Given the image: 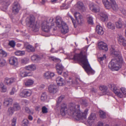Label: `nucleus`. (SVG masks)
Instances as JSON below:
<instances>
[{
    "instance_id": "f257e3e1",
    "label": "nucleus",
    "mask_w": 126,
    "mask_h": 126,
    "mask_svg": "<svg viewBox=\"0 0 126 126\" xmlns=\"http://www.w3.org/2000/svg\"><path fill=\"white\" fill-rule=\"evenodd\" d=\"M82 52V51L79 54H76L73 57H70V59L81 63L83 65V68L88 74H94V71L91 67L86 56L83 55Z\"/></svg>"
},
{
    "instance_id": "f03ea898",
    "label": "nucleus",
    "mask_w": 126,
    "mask_h": 126,
    "mask_svg": "<svg viewBox=\"0 0 126 126\" xmlns=\"http://www.w3.org/2000/svg\"><path fill=\"white\" fill-rule=\"evenodd\" d=\"M79 105H76L74 103H70L67 106L65 104H62L60 109V113L62 116H65L66 114L72 115L75 118V113L76 109H79Z\"/></svg>"
},
{
    "instance_id": "7ed1b4c3",
    "label": "nucleus",
    "mask_w": 126,
    "mask_h": 126,
    "mask_svg": "<svg viewBox=\"0 0 126 126\" xmlns=\"http://www.w3.org/2000/svg\"><path fill=\"white\" fill-rule=\"evenodd\" d=\"M124 63L122 57L114 58L112 60L109 65V67L112 70L117 71L120 69L122 64Z\"/></svg>"
},
{
    "instance_id": "20e7f679",
    "label": "nucleus",
    "mask_w": 126,
    "mask_h": 126,
    "mask_svg": "<svg viewBox=\"0 0 126 126\" xmlns=\"http://www.w3.org/2000/svg\"><path fill=\"white\" fill-rule=\"evenodd\" d=\"M26 22L34 32H37L39 31L40 26L38 24L35 22V18L33 16L27 17L26 19Z\"/></svg>"
},
{
    "instance_id": "39448f33",
    "label": "nucleus",
    "mask_w": 126,
    "mask_h": 126,
    "mask_svg": "<svg viewBox=\"0 0 126 126\" xmlns=\"http://www.w3.org/2000/svg\"><path fill=\"white\" fill-rule=\"evenodd\" d=\"M56 23L59 28H61V31L63 33L65 34L68 32V28L67 25L62 20L60 16L56 17Z\"/></svg>"
},
{
    "instance_id": "423d86ee",
    "label": "nucleus",
    "mask_w": 126,
    "mask_h": 126,
    "mask_svg": "<svg viewBox=\"0 0 126 126\" xmlns=\"http://www.w3.org/2000/svg\"><path fill=\"white\" fill-rule=\"evenodd\" d=\"M53 20V18H51L47 21L43 22L42 24V30L45 32H49L51 28L49 26V24L51 23L52 27L54 26V24L53 23H52Z\"/></svg>"
},
{
    "instance_id": "0eeeda50",
    "label": "nucleus",
    "mask_w": 126,
    "mask_h": 126,
    "mask_svg": "<svg viewBox=\"0 0 126 126\" xmlns=\"http://www.w3.org/2000/svg\"><path fill=\"white\" fill-rule=\"evenodd\" d=\"M79 108L78 110L76 109V111H75L76 114L75 113V118L77 119L80 120L81 119L84 120L86 118V115L88 111V110L87 109H86L84 112L83 113L80 110L79 107Z\"/></svg>"
},
{
    "instance_id": "6e6552de",
    "label": "nucleus",
    "mask_w": 126,
    "mask_h": 126,
    "mask_svg": "<svg viewBox=\"0 0 126 126\" xmlns=\"http://www.w3.org/2000/svg\"><path fill=\"white\" fill-rule=\"evenodd\" d=\"M110 89L117 95L118 97L121 98L123 97V94L120 92L119 90L117 88L116 85L110 84L109 85Z\"/></svg>"
},
{
    "instance_id": "1a4fd4ad",
    "label": "nucleus",
    "mask_w": 126,
    "mask_h": 126,
    "mask_svg": "<svg viewBox=\"0 0 126 126\" xmlns=\"http://www.w3.org/2000/svg\"><path fill=\"white\" fill-rule=\"evenodd\" d=\"M32 94V92L31 90L24 89L20 92L19 95L21 97L26 98L30 96Z\"/></svg>"
},
{
    "instance_id": "9d476101",
    "label": "nucleus",
    "mask_w": 126,
    "mask_h": 126,
    "mask_svg": "<svg viewBox=\"0 0 126 126\" xmlns=\"http://www.w3.org/2000/svg\"><path fill=\"white\" fill-rule=\"evenodd\" d=\"M20 5L18 2H15L13 4L12 7V12L13 14H17L19 12L20 9Z\"/></svg>"
},
{
    "instance_id": "9b49d317",
    "label": "nucleus",
    "mask_w": 126,
    "mask_h": 126,
    "mask_svg": "<svg viewBox=\"0 0 126 126\" xmlns=\"http://www.w3.org/2000/svg\"><path fill=\"white\" fill-rule=\"evenodd\" d=\"M9 62L11 65L14 66L16 67L18 65L17 59L16 57L12 56L10 57L9 59Z\"/></svg>"
},
{
    "instance_id": "f8f14e48",
    "label": "nucleus",
    "mask_w": 126,
    "mask_h": 126,
    "mask_svg": "<svg viewBox=\"0 0 126 126\" xmlns=\"http://www.w3.org/2000/svg\"><path fill=\"white\" fill-rule=\"evenodd\" d=\"M48 89L49 93L53 94L56 93L57 91V86L54 84L50 85L48 86Z\"/></svg>"
},
{
    "instance_id": "ddd939ff",
    "label": "nucleus",
    "mask_w": 126,
    "mask_h": 126,
    "mask_svg": "<svg viewBox=\"0 0 126 126\" xmlns=\"http://www.w3.org/2000/svg\"><path fill=\"white\" fill-rule=\"evenodd\" d=\"M111 52L112 54L116 57L115 58H119V57H122L120 52L113 48H112Z\"/></svg>"
},
{
    "instance_id": "4468645a",
    "label": "nucleus",
    "mask_w": 126,
    "mask_h": 126,
    "mask_svg": "<svg viewBox=\"0 0 126 126\" xmlns=\"http://www.w3.org/2000/svg\"><path fill=\"white\" fill-rule=\"evenodd\" d=\"M98 47L99 49L105 51L108 50L107 44L103 42H99L98 43Z\"/></svg>"
},
{
    "instance_id": "2eb2a0df",
    "label": "nucleus",
    "mask_w": 126,
    "mask_h": 126,
    "mask_svg": "<svg viewBox=\"0 0 126 126\" xmlns=\"http://www.w3.org/2000/svg\"><path fill=\"white\" fill-rule=\"evenodd\" d=\"M16 80V78H7L5 79L4 82L6 84L9 85Z\"/></svg>"
},
{
    "instance_id": "dca6fc26",
    "label": "nucleus",
    "mask_w": 126,
    "mask_h": 126,
    "mask_svg": "<svg viewBox=\"0 0 126 126\" xmlns=\"http://www.w3.org/2000/svg\"><path fill=\"white\" fill-rule=\"evenodd\" d=\"M77 7L79 10L81 12H84L86 10V8L84 6L83 3L81 2H78Z\"/></svg>"
},
{
    "instance_id": "f3484780",
    "label": "nucleus",
    "mask_w": 126,
    "mask_h": 126,
    "mask_svg": "<svg viewBox=\"0 0 126 126\" xmlns=\"http://www.w3.org/2000/svg\"><path fill=\"white\" fill-rule=\"evenodd\" d=\"M110 1H111L110 8H111L114 11H115L118 10L119 8L114 0H110Z\"/></svg>"
},
{
    "instance_id": "a211bd4d",
    "label": "nucleus",
    "mask_w": 126,
    "mask_h": 126,
    "mask_svg": "<svg viewBox=\"0 0 126 126\" xmlns=\"http://www.w3.org/2000/svg\"><path fill=\"white\" fill-rule=\"evenodd\" d=\"M20 75L22 77H24L27 76H31L32 75V74L30 73L27 72L23 68H21L20 69Z\"/></svg>"
},
{
    "instance_id": "6ab92c4d",
    "label": "nucleus",
    "mask_w": 126,
    "mask_h": 126,
    "mask_svg": "<svg viewBox=\"0 0 126 126\" xmlns=\"http://www.w3.org/2000/svg\"><path fill=\"white\" fill-rule=\"evenodd\" d=\"M54 75V73L48 71L46 72L44 74V77L46 79H51Z\"/></svg>"
},
{
    "instance_id": "aec40b11",
    "label": "nucleus",
    "mask_w": 126,
    "mask_h": 126,
    "mask_svg": "<svg viewBox=\"0 0 126 126\" xmlns=\"http://www.w3.org/2000/svg\"><path fill=\"white\" fill-rule=\"evenodd\" d=\"M57 72L58 74L61 75L64 69L63 67L60 63H58L56 65Z\"/></svg>"
},
{
    "instance_id": "412c9836",
    "label": "nucleus",
    "mask_w": 126,
    "mask_h": 126,
    "mask_svg": "<svg viewBox=\"0 0 126 126\" xmlns=\"http://www.w3.org/2000/svg\"><path fill=\"white\" fill-rule=\"evenodd\" d=\"M118 42L120 45H122L124 46H126V40L122 35L119 36Z\"/></svg>"
},
{
    "instance_id": "4be33fe9",
    "label": "nucleus",
    "mask_w": 126,
    "mask_h": 126,
    "mask_svg": "<svg viewBox=\"0 0 126 126\" xmlns=\"http://www.w3.org/2000/svg\"><path fill=\"white\" fill-rule=\"evenodd\" d=\"M13 100L12 98H7L5 99L3 101V104L6 106H8L12 104Z\"/></svg>"
},
{
    "instance_id": "5701e85b",
    "label": "nucleus",
    "mask_w": 126,
    "mask_h": 126,
    "mask_svg": "<svg viewBox=\"0 0 126 126\" xmlns=\"http://www.w3.org/2000/svg\"><path fill=\"white\" fill-rule=\"evenodd\" d=\"M89 8L90 10L95 12L99 11L98 7L93 3H92L89 5Z\"/></svg>"
},
{
    "instance_id": "b1692460",
    "label": "nucleus",
    "mask_w": 126,
    "mask_h": 126,
    "mask_svg": "<svg viewBox=\"0 0 126 126\" xmlns=\"http://www.w3.org/2000/svg\"><path fill=\"white\" fill-rule=\"evenodd\" d=\"M56 81L57 85L59 86H62L65 84V82L62 78L59 77L56 79Z\"/></svg>"
},
{
    "instance_id": "393cba45",
    "label": "nucleus",
    "mask_w": 126,
    "mask_h": 126,
    "mask_svg": "<svg viewBox=\"0 0 126 126\" xmlns=\"http://www.w3.org/2000/svg\"><path fill=\"white\" fill-rule=\"evenodd\" d=\"M100 18L102 21H106L108 20V16L106 12H101L100 14Z\"/></svg>"
},
{
    "instance_id": "a878e982",
    "label": "nucleus",
    "mask_w": 126,
    "mask_h": 126,
    "mask_svg": "<svg viewBox=\"0 0 126 126\" xmlns=\"http://www.w3.org/2000/svg\"><path fill=\"white\" fill-rule=\"evenodd\" d=\"M43 58V55H34L31 57L32 61L35 62H37L38 61L41 60Z\"/></svg>"
},
{
    "instance_id": "bb28decb",
    "label": "nucleus",
    "mask_w": 126,
    "mask_h": 126,
    "mask_svg": "<svg viewBox=\"0 0 126 126\" xmlns=\"http://www.w3.org/2000/svg\"><path fill=\"white\" fill-rule=\"evenodd\" d=\"M96 32L99 34L102 35L104 33L102 28L99 25H97L96 27Z\"/></svg>"
},
{
    "instance_id": "cd10ccee",
    "label": "nucleus",
    "mask_w": 126,
    "mask_h": 126,
    "mask_svg": "<svg viewBox=\"0 0 126 126\" xmlns=\"http://www.w3.org/2000/svg\"><path fill=\"white\" fill-rule=\"evenodd\" d=\"M25 69L27 70L33 71L36 69V67L35 65L32 64L25 67Z\"/></svg>"
},
{
    "instance_id": "c85d7f7f",
    "label": "nucleus",
    "mask_w": 126,
    "mask_h": 126,
    "mask_svg": "<svg viewBox=\"0 0 126 126\" xmlns=\"http://www.w3.org/2000/svg\"><path fill=\"white\" fill-rule=\"evenodd\" d=\"M107 27L109 29L114 30L115 28V27L114 23L111 22H109L106 24Z\"/></svg>"
},
{
    "instance_id": "c756f323",
    "label": "nucleus",
    "mask_w": 126,
    "mask_h": 126,
    "mask_svg": "<svg viewBox=\"0 0 126 126\" xmlns=\"http://www.w3.org/2000/svg\"><path fill=\"white\" fill-rule=\"evenodd\" d=\"M102 2L107 9H109L110 8V3H109L108 0H102Z\"/></svg>"
},
{
    "instance_id": "7c9ffc66",
    "label": "nucleus",
    "mask_w": 126,
    "mask_h": 126,
    "mask_svg": "<svg viewBox=\"0 0 126 126\" xmlns=\"http://www.w3.org/2000/svg\"><path fill=\"white\" fill-rule=\"evenodd\" d=\"M13 108L15 111L19 110L21 108V106L17 102H15L13 104Z\"/></svg>"
},
{
    "instance_id": "2f4dec72",
    "label": "nucleus",
    "mask_w": 126,
    "mask_h": 126,
    "mask_svg": "<svg viewBox=\"0 0 126 126\" xmlns=\"http://www.w3.org/2000/svg\"><path fill=\"white\" fill-rule=\"evenodd\" d=\"M27 50L28 52H33L35 51V48L32 45H29L26 47Z\"/></svg>"
},
{
    "instance_id": "473e14b6",
    "label": "nucleus",
    "mask_w": 126,
    "mask_h": 126,
    "mask_svg": "<svg viewBox=\"0 0 126 126\" xmlns=\"http://www.w3.org/2000/svg\"><path fill=\"white\" fill-rule=\"evenodd\" d=\"M15 111L13 107H10L9 108L8 110L7 114L9 116H11L14 113Z\"/></svg>"
},
{
    "instance_id": "72a5a7b5",
    "label": "nucleus",
    "mask_w": 126,
    "mask_h": 126,
    "mask_svg": "<svg viewBox=\"0 0 126 126\" xmlns=\"http://www.w3.org/2000/svg\"><path fill=\"white\" fill-rule=\"evenodd\" d=\"M34 83V81L31 79H28L25 82V86H29L32 85Z\"/></svg>"
},
{
    "instance_id": "f704fd0d",
    "label": "nucleus",
    "mask_w": 126,
    "mask_h": 126,
    "mask_svg": "<svg viewBox=\"0 0 126 126\" xmlns=\"http://www.w3.org/2000/svg\"><path fill=\"white\" fill-rule=\"evenodd\" d=\"M15 54L17 56H22L25 54V52L24 51H17L15 52Z\"/></svg>"
},
{
    "instance_id": "c9c22d12",
    "label": "nucleus",
    "mask_w": 126,
    "mask_h": 126,
    "mask_svg": "<svg viewBox=\"0 0 126 126\" xmlns=\"http://www.w3.org/2000/svg\"><path fill=\"white\" fill-rule=\"evenodd\" d=\"M96 118V116L95 114L94 113H92L88 118V122H89L91 120H95Z\"/></svg>"
},
{
    "instance_id": "e433bc0d",
    "label": "nucleus",
    "mask_w": 126,
    "mask_h": 126,
    "mask_svg": "<svg viewBox=\"0 0 126 126\" xmlns=\"http://www.w3.org/2000/svg\"><path fill=\"white\" fill-rule=\"evenodd\" d=\"M87 18L88 23L91 24H93V21L92 17L90 15H88L87 16Z\"/></svg>"
},
{
    "instance_id": "4c0bfd02",
    "label": "nucleus",
    "mask_w": 126,
    "mask_h": 126,
    "mask_svg": "<svg viewBox=\"0 0 126 126\" xmlns=\"http://www.w3.org/2000/svg\"><path fill=\"white\" fill-rule=\"evenodd\" d=\"M10 0H2V2L0 3L4 5L7 6L10 5Z\"/></svg>"
},
{
    "instance_id": "58836bf2",
    "label": "nucleus",
    "mask_w": 126,
    "mask_h": 126,
    "mask_svg": "<svg viewBox=\"0 0 126 126\" xmlns=\"http://www.w3.org/2000/svg\"><path fill=\"white\" fill-rule=\"evenodd\" d=\"M47 98V95L45 93H43L41 97V100L43 101L46 100Z\"/></svg>"
},
{
    "instance_id": "ea45409f",
    "label": "nucleus",
    "mask_w": 126,
    "mask_h": 126,
    "mask_svg": "<svg viewBox=\"0 0 126 126\" xmlns=\"http://www.w3.org/2000/svg\"><path fill=\"white\" fill-rule=\"evenodd\" d=\"M0 88L1 89L2 92H5L6 91V88L2 83H0Z\"/></svg>"
},
{
    "instance_id": "a19ab883",
    "label": "nucleus",
    "mask_w": 126,
    "mask_h": 126,
    "mask_svg": "<svg viewBox=\"0 0 126 126\" xmlns=\"http://www.w3.org/2000/svg\"><path fill=\"white\" fill-rule=\"evenodd\" d=\"M99 114L100 117L102 118H104L106 117V113L101 110L99 111Z\"/></svg>"
},
{
    "instance_id": "79ce46f5",
    "label": "nucleus",
    "mask_w": 126,
    "mask_h": 126,
    "mask_svg": "<svg viewBox=\"0 0 126 126\" xmlns=\"http://www.w3.org/2000/svg\"><path fill=\"white\" fill-rule=\"evenodd\" d=\"M116 25V27L118 28H121L122 26V23L121 21L120 20H119L115 23Z\"/></svg>"
},
{
    "instance_id": "37998d69",
    "label": "nucleus",
    "mask_w": 126,
    "mask_h": 126,
    "mask_svg": "<svg viewBox=\"0 0 126 126\" xmlns=\"http://www.w3.org/2000/svg\"><path fill=\"white\" fill-rule=\"evenodd\" d=\"M6 63V61L4 59L2 58L0 59V66H4L5 65Z\"/></svg>"
},
{
    "instance_id": "c03bdc74",
    "label": "nucleus",
    "mask_w": 126,
    "mask_h": 126,
    "mask_svg": "<svg viewBox=\"0 0 126 126\" xmlns=\"http://www.w3.org/2000/svg\"><path fill=\"white\" fill-rule=\"evenodd\" d=\"M17 118L16 117H14L11 120L12 126H16V123Z\"/></svg>"
},
{
    "instance_id": "a18cd8bd",
    "label": "nucleus",
    "mask_w": 126,
    "mask_h": 126,
    "mask_svg": "<svg viewBox=\"0 0 126 126\" xmlns=\"http://www.w3.org/2000/svg\"><path fill=\"white\" fill-rule=\"evenodd\" d=\"M106 58V57L105 55L104 54L102 57H100L98 58V61L101 64L102 63H103V61H104L105 60Z\"/></svg>"
},
{
    "instance_id": "49530a36",
    "label": "nucleus",
    "mask_w": 126,
    "mask_h": 126,
    "mask_svg": "<svg viewBox=\"0 0 126 126\" xmlns=\"http://www.w3.org/2000/svg\"><path fill=\"white\" fill-rule=\"evenodd\" d=\"M29 121L27 119H24L22 122V126H28Z\"/></svg>"
},
{
    "instance_id": "de8ad7c7",
    "label": "nucleus",
    "mask_w": 126,
    "mask_h": 126,
    "mask_svg": "<svg viewBox=\"0 0 126 126\" xmlns=\"http://www.w3.org/2000/svg\"><path fill=\"white\" fill-rule=\"evenodd\" d=\"M64 96L62 95L60 96L59 98L57 101V105H59L60 102L64 98Z\"/></svg>"
},
{
    "instance_id": "09e8293b",
    "label": "nucleus",
    "mask_w": 126,
    "mask_h": 126,
    "mask_svg": "<svg viewBox=\"0 0 126 126\" xmlns=\"http://www.w3.org/2000/svg\"><path fill=\"white\" fill-rule=\"evenodd\" d=\"M74 16L76 19L79 18L80 17H82L81 15L79 12H76L74 13Z\"/></svg>"
},
{
    "instance_id": "8fccbe9b",
    "label": "nucleus",
    "mask_w": 126,
    "mask_h": 126,
    "mask_svg": "<svg viewBox=\"0 0 126 126\" xmlns=\"http://www.w3.org/2000/svg\"><path fill=\"white\" fill-rule=\"evenodd\" d=\"M77 23L78 24H81L83 22V20L82 17H80L79 18L76 19Z\"/></svg>"
},
{
    "instance_id": "3c124183",
    "label": "nucleus",
    "mask_w": 126,
    "mask_h": 126,
    "mask_svg": "<svg viewBox=\"0 0 126 126\" xmlns=\"http://www.w3.org/2000/svg\"><path fill=\"white\" fill-rule=\"evenodd\" d=\"M99 89L100 90L103 91V92H105L107 91V88L106 86H102L99 87Z\"/></svg>"
},
{
    "instance_id": "603ef678",
    "label": "nucleus",
    "mask_w": 126,
    "mask_h": 126,
    "mask_svg": "<svg viewBox=\"0 0 126 126\" xmlns=\"http://www.w3.org/2000/svg\"><path fill=\"white\" fill-rule=\"evenodd\" d=\"M29 59L28 58H24L21 60V63L25 64L29 62Z\"/></svg>"
},
{
    "instance_id": "864d4df0",
    "label": "nucleus",
    "mask_w": 126,
    "mask_h": 126,
    "mask_svg": "<svg viewBox=\"0 0 126 126\" xmlns=\"http://www.w3.org/2000/svg\"><path fill=\"white\" fill-rule=\"evenodd\" d=\"M0 54H1L3 57H6L7 55V53L2 49H0Z\"/></svg>"
},
{
    "instance_id": "5fc2aeb1",
    "label": "nucleus",
    "mask_w": 126,
    "mask_h": 126,
    "mask_svg": "<svg viewBox=\"0 0 126 126\" xmlns=\"http://www.w3.org/2000/svg\"><path fill=\"white\" fill-rule=\"evenodd\" d=\"M9 44L11 47H13L15 45V43L14 41H12L9 42Z\"/></svg>"
},
{
    "instance_id": "6e6d98bb",
    "label": "nucleus",
    "mask_w": 126,
    "mask_h": 126,
    "mask_svg": "<svg viewBox=\"0 0 126 126\" xmlns=\"http://www.w3.org/2000/svg\"><path fill=\"white\" fill-rule=\"evenodd\" d=\"M42 112L44 113H46L47 112V109L45 106H43L42 108Z\"/></svg>"
},
{
    "instance_id": "4d7b16f0",
    "label": "nucleus",
    "mask_w": 126,
    "mask_h": 126,
    "mask_svg": "<svg viewBox=\"0 0 126 126\" xmlns=\"http://www.w3.org/2000/svg\"><path fill=\"white\" fill-rule=\"evenodd\" d=\"M17 91L16 89L15 88H13L11 91L10 92V94L11 95H13L14 94V93L17 92Z\"/></svg>"
},
{
    "instance_id": "13d9d810",
    "label": "nucleus",
    "mask_w": 126,
    "mask_h": 126,
    "mask_svg": "<svg viewBox=\"0 0 126 126\" xmlns=\"http://www.w3.org/2000/svg\"><path fill=\"white\" fill-rule=\"evenodd\" d=\"M49 59L54 61H57L59 60V59L54 57H50Z\"/></svg>"
},
{
    "instance_id": "bf43d9fd",
    "label": "nucleus",
    "mask_w": 126,
    "mask_h": 126,
    "mask_svg": "<svg viewBox=\"0 0 126 126\" xmlns=\"http://www.w3.org/2000/svg\"><path fill=\"white\" fill-rule=\"evenodd\" d=\"M67 83L69 85H71L72 84L74 83H75L72 81V80L71 78H69L68 80H67Z\"/></svg>"
},
{
    "instance_id": "052dcab7",
    "label": "nucleus",
    "mask_w": 126,
    "mask_h": 126,
    "mask_svg": "<svg viewBox=\"0 0 126 126\" xmlns=\"http://www.w3.org/2000/svg\"><path fill=\"white\" fill-rule=\"evenodd\" d=\"M121 90L124 95H126V89L124 88H121Z\"/></svg>"
},
{
    "instance_id": "680f3d73",
    "label": "nucleus",
    "mask_w": 126,
    "mask_h": 126,
    "mask_svg": "<svg viewBox=\"0 0 126 126\" xmlns=\"http://www.w3.org/2000/svg\"><path fill=\"white\" fill-rule=\"evenodd\" d=\"M70 18L71 19L72 22L73 24V25L75 27H76V26H75V20L74 19V18L72 17V16H70Z\"/></svg>"
},
{
    "instance_id": "e2e57ef3",
    "label": "nucleus",
    "mask_w": 126,
    "mask_h": 126,
    "mask_svg": "<svg viewBox=\"0 0 126 126\" xmlns=\"http://www.w3.org/2000/svg\"><path fill=\"white\" fill-rule=\"evenodd\" d=\"M25 111L28 113H30V110L29 108L27 107H25L24 108Z\"/></svg>"
},
{
    "instance_id": "0e129e2a",
    "label": "nucleus",
    "mask_w": 126,
    "mask_h": 126,
    "mask_svg": "<svg viewBox=\"0 0 126 126\" xmlns=\"http://www.w3.org/2000/svg\"><path fill=\"white\" fill-rule=\"evenodd\" d=\"M120 10L122 13L124 15H126V10L124 8H121Z\"/></svg>"
},
{
    "instance_id": "69168bd1",
    "label": "nucleus",
    "mask_w": 126,
    "mask_h": 126,
    "mask_svg": "<svg viewBox=\"0 0 126 126\" xmlns=\"http://www.w3.org/2000/svg\"><path fill=\"white\" fill-rule=\"evenodd\" d=\"M23 103H24L26 105L28 104L29 103V101L28 100H23Z\"/></svg>"
},
{
    "instance_id": "338daca9",
    "label": "nucleus",
    "mask_w": 126,
    "mask_h": 126,
    "mask_svg": "<svg viewBox=\"0 0 126 126\" xmlns=\"http://www.w3.org/2000/svg\"><path fill=\"white\" fill-rule=\"evenodd\" d=\"M50 51L52 53L57 52V51L55 50L54 48H52L50 50Z\"/></svg>"
},
{
    "instance_id": "774afa93",
    "label": "nucleus",
    "mask_w": 126,
    "mask_h": 126,
    "mask_svg": "<svg viewBox=\"0 0 126 126\" xmlns=\"http://www.w3.org/2000/svg\"><path fill=\"white\" fill-rule=\"evenodd\" d=\"M97 126H103V123L101 122H98Z\"/></svg>"
}]
</instances>
